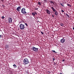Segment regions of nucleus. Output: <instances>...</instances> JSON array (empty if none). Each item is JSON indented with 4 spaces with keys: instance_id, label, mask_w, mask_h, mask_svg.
I'll list each match as a JSON object with an SVG mask.
<instances>
[{
    "instance_id": "obj_31",
    "label": "nucleus",
    "mask_w": 74,
    "mask_h": 74,
    "mask_svg": "<svg viewBox=\"0 0 74 74\" xmlns=\"http://www.w3.org/2000/svg\"><path fill=\"white\" fill-rule=\"evenodd\" d=\"M71 74H74V73H72Z\"/></svg>"
},
{
    "instance_id": "obj_38",
    "label": "nucleus",
    "mask_w": 74,
    "mask_h": 74,
    "mask_svg": "<svg viewBox=\"0 0 74 74\" xmlns=\"http://www.w3.org/2000/svg\"><path fill=\"white\" fill-rule=\"evenodd\" d=\"M3 0H2V1H3Z\"/></svg>"
},
{
    "instance_id": "obj_15",
    "label": "nucleus",
    "mask_w": 74,
    "mask_h": 74,
    "mask_svg": "<svg viewBox=\"0 0 74 74\" xmlns=\"http://www.w3.org/2000/svg\"><path fill=\"white\" fill-rule=\"evenodd\" d=\"M67 5L68 6L71 7V5H70L69 3L67 4Z\"/></svg>"
},
{
    "instance_id": "obj_20",
    "label": "nucleus",
    "mask_w": 74,
    "mask_h": 74,
    "mask_svg": "<svg viewBox=\"0 0 74 74\" xmlns=\"http://www.w3.org/2000/svg\"><path fill=\"white\" fill-rule=\"evenodd\" d=\"M25 25L26 26H27V27H28V25H27V23H25Z\"/></svg>"
},
{
    "instance_id": "obj_34",
    "label": "nucleus",
    "mask_w": 74,
    "mask_h": 74,
    "mask_svg": "<svg viewBox=\"0 0 74 74\" xmlns=\"http://www.w3.org/2000/svg\"><path fill=\"white\" fill-rule=\"evenodd\" d=\"M73 30H74V27H73Z\"/></svg>"
},
{
    "instance_id": "obj_36",
    "label": "nucleus",
    "mask_w": 74,
    "mask_h": 74,
    "mask_svg": "<svg viewBox=\"0 0 74 74\" xmlns=\"http://www.w3.org/2000/svg\"><path fill=\"white\" fill-rule=\"evenodd\" d=\"M60 74H62V73H60Z\"/></svg>"
},
{
    "instance_id": "obj_23",
    "label": "nucleus",
    "mask_w": 74,
    "mask_h": 74,
    "mask_svg": "<svg viewBox=\"0 0 74 74\" xmlns=\"http://www.w3.org/2000/svg\"><path fill=\"white\" fill-rule=\"evenodd\" d=\"M38 8H35V10H38Z\"/></svg>"
},
{
    "instance_id": "obj_18",
    "label": "nucleus",
    "mask_w": 74,
    "mask_h": 74,
    "mask_svg": "<svg viewBox=\"0 0 74 74\" xmlns=\"http://www.w3.org/2000/svg\"><path fill=\"white\" fill-rule=\"evenodd\" d=\"M52 52H53L55 53H56L57 52H56V51L55 50H52Z\"/></svg>"
},
{
    "instance_id": "obj_3",
    "label": "nucleus",
    "mask_w": 74,
    "mask_h": 74,
    "mask_svg": "<svg viewBox=\"0 0 74 74\" xmlns=\"http://www.w3.org/2000/svg\"><path fill=\"white\" fill-rule=\"evenodd\" d=\"M19 28L21 30L24 29L25 27L24 25H23L22 24H21L19 25Z\"/></svg>"
},
{
    "instance_id": "obj_25",
    "label": "nucleus",
    "mask_w": 74,
    "mask_h": 74,
    "mask_svg": "<svg viewBox=\"0 0 74 74\" xmlns=\"http://www.w3.org/2000/svg\"><path fill=\"white\" fill-rule=\"evenodd\" d=\"M2 18L4 19V16H3L2 17Z\"/></svg>"
},
{
    "instance_id": "obj_22",
    "label": "nucleus",
    "mask_w": 74,
    "mask_h": 74,
    "mask_svg": "<svg viewBox=\"0 0 74 74\" xmlns=\"http://www.w3.org/2000/svg\"><path fill=\"white\" fill-rule=\"evenodd\" d=\"M61 12H64V11L63 10H61Z\"/></svg>"
},
{
    "instance_id": "obj_26",
    "label": "nucleus",
    "mask_w": 74,
    "mask_h": 74,
    "mask_svg": "<svg viewBox=\"0 0 74 74\" xmlns=\"http://www.w3.org/2000/svg\"><path fill=\"white\" fill-rule=\"evenodd\" d=\"M44 1L45 2V3L47 2V0H45Z\"/></svg>"
},
{
    "instance_id": "obj_6",
    "label": "nucleus",
    "mask_w": 74,
    "mask_h": 74,
    "mask_svg": "<svg viewBox=\"0 0 74 74\" xmlns=\"http://www.w3.org/2000/svg\"><path fill=\"white\" fill-rule=\"evenodd\" d=\"M21 10V6H19L18 7H17L16 8V10L18 12H19Z\"/></svg>"
},
{
    "instance_id": "obj_10",
    "label": "nucleus",
    "mask_w": 74,
    "mask_h": 74,
    "mask_svg": "<svg viewBox=\"0 0 74 74\" xmlns=\"http://www.w3.org/2000/svg\"><path fill=\"white\" fill-rule=\"evenodd\" d=\"M55 14L57 16L58 15V13L57 11H55Z\"/></svg>"
},
{
    "instance_id": "obj_16",
    "label": "nucleus",
    "mask_w": 74,
    "mask_h": 74,
    "mask_svg": "<svg viewBox=\"0 0 74 74\" xmlns=\"http://www.w3.org/2000/svg\"><path fill=\"white\" fill-rule=\"evenodd\" d=\"M38 4L39 5H41V3L40 2H38Z\"/></svg>"
},
{
    "instance_id": "obj_11",
    "label": "nucleus",
    "mask_w": 74,
    "mask_h": 74,
    "mask_svg": "<svg viewBox=\"0 0 74 74\" xmlns=\"http://www.w3.org/2000/svg\"><path fill=\"white\" fill-rule=\"evenodd\" d=\"M32 15L34 17L35 16V14L34 12L32 13Z\"/></svg>"
},
{
    "instance_id": "obj_7",
    "label": "nucleus",
    "mask_w": 74,
    "mask_h": 74,
    "mask_svg": "<svg viewBox=\"0 0 74 74\" xmlns=\"http://www.w3.org/2000/svg\"><path fill=\"white\" fill-rule=\"evenodd\" d=\"M45 11L47 12V14H50V13H51V11H50L48 9H46Z\"/></svg>"
},
{
    "instance_id": "obj_1",
    "label": "nucleus",
    "mask_w": 74,
    "mask_h": 74,
    "mask_svg": "<svg viewBox=\"0 0 74 74\" xmlns=\"http://www.w3.org/2000/svg\"><path fill=\"white\" fill-rule=\"evenodd\" d=\"M23 62L24 64L25 65L27 64L29 62V59L27 58H25V59H24Z\"/></svg>"
},
{
    "instance_id": "obj_14",
    "label": "nucleus",
    "mask_w": 74,
    "mask_h": 74,
    "mask_svg": "<svg viewBox=\"0 0 74 74\" xmlns=\"http://www.w3.org/2000/svg\"><path fill=\"white\" fill-rule=\"evenodd\" d=\"M13 66L15 68H16V67H17V66L15 64H14Z\"/></svg>"
},
{
    "instance_id": "obj_13",
    "label": "nucleus",
    "mask_w": 74,
    "mask_h": 74,
    "mask_svg": "<svg viewBox=\"0 0 74 74\" xmlns=\"http://www.w3.org/2000/svg\"><path fill=\"white\" fill-rule=\"evenodd\" d=\"M60 25H61V26L63 27L64 25V24L62 23H60Z\"/></svg>"
},
{
    "instance_id": "obj_32",
    "label": "nucleus",
    "mask_w": 74,
    "mask_h": 74,
    "mask_svg": "<svg viewBox=\"0 0 74 74\" xmlns=\"http://www.w3.org/2000/svg\"><path fill=\"white\" fill-rule=\"evenodd\" d=\"M52 16L53 17H54V15H52Z\"/></svg>"
},
{
    "instance_id": "obj_35",
    "label": "nucleus",
    "mask_w": 74,
    "mask_h": 74,
    "mask_svg": "<svg viewBox=\"0 0 74 74\" xmlns=\"http://www.w3.org/2000/svg\"><path fill=\"white\" fill-rule=\"evenodd\" d=\"M54 64H56L55 62H54Z\"/></svg>"
},
{
    "instance_id": "obj_27",
    "label": "nucleus",
    "mask_w": 74,
    "mask_h": 74,
    "mask_svg": "<svg viewBox=\"0 0 74 74\" xmlns=\"http://www.w3.org/2000/svg\"><path fill=\"white\" fill-rule=\"evenodd\" d=\"M34 13L36 15L37 14V13H36V12H34Z\"/></svg>"
},
{
    "instance_id": "obj_28",
    "label": "nucleus",
    "mask_w": 74,
    "mask_h": 74,
    "mask_svg": "<svg viewBox=\"0 0 74 74\" xmlns=\"http://www.w3.org/2000/svg\"><path fill=\"white\" fill-rule=\"evenodd\" d=\"M2 36L1 35H0V38H1Z\"/></svg>"
},
{
    "instance_id": "obj_9",
    "label": "nucleus",
    "mask_w": 74,
    "mask_h": 74,
    "mask_svg": "<svg viewBox=\"0 0 74 74\" xmlns=\"http://www.w3.org/2000/svg\"><path fill=\"white\" fill-rule=\"evenodd\" d=\"M51 8L52 9V10L54 12H55L56 11V10H55L54 8L52 6Z\"/></svg>"
},
{
    "instance_id": "obj_12",
    "label": "nucleus",
    "mask_w": 74,
    "mask_h": 74,
    "mask_svg": "<svg viewBox=\"0 0 74 74\" xmlns=\"http://www.w3.org/2000/svg\"><path fill=\"white\" fill-rule=\"evenodd\" d=\"M9 47V45H6L5 46V48H8Z\"/></svg>"
},
{
    "instance_id": "obj_33",
    "label": "nucleus",
    "mask_w": 74,
    "mask_h": 74,
    "mask_svg": "<svg viewBox=\"0 0 74 74\" xmlns=\"http://www.w3.org/2000/svg\"><path fill=\"white\" fill-rule=\"evenodd\" d=\"M2 6H3V7H5L4 5H2Z\"/></svg>"
},
{
    "instance_id": "obj_21",
    "label": "nucleus",
    "mask_w": 74,
    "mask_h": 74,
    "mask_svg": "<svg viewBox=\"0 0 74 74\" xmlns=\"http://www.w3.org/2000/svg\"><path fill=\"white\" fill-rule=\"evenodd\" d=\"M50 2L51 3L54 4V3L52 1H50Z\"/></svg>"
},
{
    "instance_id": "obj_2",
    "label": "nucleus",
    "mask_w": 74,
    "mask_h": 74,
    "mask_svg": "<svg viewBox=\"0 0 74 74\" xmlns=\"http://www.w3.org/2000/svg\"><path fill=\"white\" fill-rule=\"evenodd\" d=\"M25 10L26 9L25 8H22L21 10V12L24 14H26L27 13L26 12Z\"/></svg>"
},
{
    "instance_id": "obj_17",
    "label": "nucleus",
    "mask_w": 74,
    "mask_h": 74,
    "mask_svg": "<svg viewBox=\"0 0 74 74\" xmlns=\"http://www.w3.org/2000/svg\"><path fill=\"white\" fill-rule=\"evenodd\" d=\"M65 14H66L67 16H68V17H69V15H68L67 13Z\"/></svg>"
},
{
    "instance_id": "obj_37",
    "label": "nucleus",
    "mask_w": 74,
    "mask_h": 74,
    "mask_svg": "<svg viewBox=\"0 0 74 74\" xmlns=\"http://www.w3.org/2000/svg\"><path fill=\"white\" fill-rule=\"evenodd\" d=\"M64 14H65V13H64Z\"/></svg>"
},
{
    "instance_id": "obj_4",
    "label": "nucleus",
    "mask_w": 74,
    "mask_h": 74,
    "mask_svg": "<svg viewBox=\"0 0 74 74\" xmlns=\"http://www.w3.org/2000/svg\"><path fill=\"white\" fill-rule=\"evenodd\" d=\"M32 50L33 51L35 52H38V48H36L34 46L32 48Z\"/></svg>"
},
{
    "instance_id": "obj_8",
    "label": "nucleus",
    "mask_w": 74,
    "mask_h": 74,
    "mask_svg": "<svg viewBox=\"0 0 74 74\" xmlns=\"http://www.w3.org/2000/svg\"><path fill=\"white\" fill-rule=\"evenodd\" d=\"M60 42L62 43H63L65 42V39H62L60 40Z\"/></svg>"
},
{
    "instance_id": "obj_29",
    "label": "nucleus",
    "mask_w": 74,
    "mask_h": 74,
    "mask_svg": "<svg viewBox=\"0 0 74 74\" xmlns=\"http://www.w3.org/2000/svg\"><path fill=\"white\" fill-rule=\"evenodd\" d=\"M62 62H64L65 61V60L64 59V60H62Z\"/></svg>"
},
{
    "instance_id": "obj_30",
    "label": "nucleus",
    "mask_w": 74,
    "mask_h": 74,
    "mask_svg": "<svg viewBox=\"0 0 74 74\" xmlns=\"http://www.w3.org/2000/svg\"><path fill=\"white\" fill-rule=\"evenodd\" d=\"M53 61H54V60H55L54 58H53Z\"/></svg>"
},
{
    "instance_id": "obj_24",
    "label": "nucleus",
    "mask_w": 74,
    "mask_h": 74,
    "mask_svg": "<svg viewBox=\"0 0 74 74\" xmlns=\"http://www.w3.org/2000/svg\"><path fill=\"white\" fill-rule=\"evenodd\" d=\"M40 32L42 34V35H43V33L41 31Z\"/></svg>"
},
{
    "instance_id": "obj_5",
    "label": "nucleus",
    "mask_w": 74,
    "mask_h": 74,
    "mask_svg": "<svg viewBox=\"0 0 74 74\" xmlns=\"http://www.w3.org/2000/svg\"><path fill=\"white\" fill-rule=\"evenodd\" d=\"M8 22L10 23H11L12 22V20L10 17L8 18Z\"/></svg>"
},
{
    "instance_id": "obj_19",
    "label": "nucleus",
    "mask_w": 74,
    "mask_h": 74,
    "mask_svg": "<svg viewBox=\"0 0 74 74\" xmlns=\"http://www.w3.org/2000/svg\"><path fill=\"white\" fill-rule=\"evenodd\" d=\"M62 4L63 3H60V5H61L62 6H63V7H64V5H63Z\"/></svg>"
}]
</instances>
